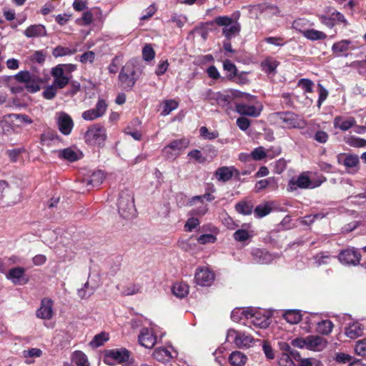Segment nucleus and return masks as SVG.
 Returning <instances> with one entry per match:
<instances>
[{"label":"nucleus","mask_w":366,"mask_h":366,"mask_svg":"<svg viewBox=\"0 0 366 366\" xmlns=\"http://www.w3.org/2000/svg\"><path fill=\"white\" fill-rule=\"evenodd\" d=\"M142 71L134 61H129L122 66L118 76L119 87L127 92L131 91L139 79Z\"/></svg>","instance_id":"f257e3e1"},{"label":"nucleus","mask_w":366,"mask_h":366,"mask_svg":"<svg viewBox=\"0 0 366 366\" xmlns=\"http://www.w3.org/2000/svg\"><path fill=\"white\" fill-rule=\"evenodd\" d=\"M118 212L124 219H130L136 215L134 194L129 190L122 191L118 199Z\"/></svg>","instance_id":"f03ea898"},{"label":"nucleus","mask_w":366,"mask_h":366,"mask_svg":"<svg viewBox=\"0 0 366 366\" xmlns=\"http://www.w3.org/2000/svg\"><path fill=\"white\" fill-rule=\"evenodd\" d=\"M272 117L282 127L286 129L302 128L305 124V122L297 114L290 111L275 112Z\"/></svg>","instance_id":"7ed1b4c3"},{"label":"nucleus","mask_w":366,"mask_h":366,"mask_svg":"<svg viewBox=\"0 0 366 366\" xmlns=\"http://www.w3.org/2000/svg\"><path fill=\"white\" fill-rule=\"evenodd\" d=\"M106 139V129L100 124L90 126L84 134L85 142L92 146L103 147Z\"/></svg>","instance_id":"20e7f679"},{"label":"nucleus","mask_w":366,"mask_h":366,"mask_svg":"<svg viewBox=\"0 0 366 366\" xmlns=\"http://www.w3.org/2000/svg\"><path fill=\"white\" fill-rule=\"evenodd\" d=\"M14 78L18 82L24 83V89L29 93L36 92L41 89L39 78L29 71H21L14 76Z\"/></svg>","instance_id":"39448f33"},{"label":"nucleus","mask_w":366,"mask_h":366,"mask_svg":"<svg viewBox=\"0 0 366 366\" xmlns=\"http://www.w3.org/2000/svg\"><path fill=\"white\" fill-rule=\"evenodd\" d=\"M131 352L125 347L120 349L107 350L104 352V362L109 366L114 365L115 361L119 364H124L128 362Z\"/></svg>","instance_id":"423d86ee"},{"label":"nucleus","mask_w":366,"mask_h":366,"mask_svg":"<svg viewBox=\"0 0 366 366\" xmlns=\"http://www.w3.org/2000/svg\"><path fill=\"white\" fill-rule=\"evenodd\" d=\"M361 257L360 252L355 247L343 249L338 254V259L341 263L353 266L360 264Z\"/></svg>","instance_id":"0eeeda50"},{"label":"nucleus","mask_w":366,"mask_h":366,"mask_svg":"<svg viewBox=\"0 0 366 366\" xmlns=\"http://www.w3.org/2000/svg\"><path fill=\"white\" fill-rule=\"evenodd\" d=\"M54 315V301L49 297L41 300L40 307L36 311V317L44 320H50Z\"/></svg>","instance_id":"6e6552de"},{"label":"nucleus","mask_w":366,"mask_h":366,"mask_svg":"<svg viewBox=\"0 0 366 366\" xmlns=\"http://www.w3.org/2000/svg\"><path fill=\"white\" fill-rule=\"evenodd\" d=\"M215 279V274L212 270L208 267H199L197 269L194 280L197 285L209 287Z\"/></svg>","instance_id":"1a4fd4ad"},{"label":"nucleus","mask_w":366,"mask_h":366,"mask_svg":"<svg viewBox=\"0 0 366 366\" xmlns=\"http://www.w3.org/2000/svg\"><path fill=\"white\" fill-rule=\"evenodd\" d=\"M107 107L108 105L105 100L100 99L98 100L95 107L84 111L81 114V117L86 121L94 120L105 114Z\"/></svg>","instance_id":"9d476101"},{"label":"nucleus","mask_w":366,"mask_h":366,"mask_svg":"<svg viewBox=\"0 0 366 366\" xmlns=\"http://www.w3.org/2000/svg\"><path fill=\"white\" fill-rule=\"evenodd\" d=\"M56 124L59 132L66 136L71 133L74 125L72 118L65 112L59 113Z\"/></svg>","instance_id":"9b49d317"},{"label":"nucleus","mask_w":366,"mask_h":366,"mask_svg":"<svg viewBox=\"0 0 366 366\" xmlns=\"http://www.w3.org/2000/svg\"><path fill=\"white\" fill-rule=\"evenodd\" d=\"M138 341L141 345L146 348H152L157 342V337L152 330L142 328L138 337Z\"/></svg>","instance_id":"f8f14e48"},{"label":"nucleus","mask_w":366,"mask_h":366,"mask_svg":"<svg viewBox=\"0 0 366 366\" xmlns=\"http://www.w3.org/2000/svg\"><path fill=\"white\" fill-rule=\"evenodd\" d=\"M25 272L26 269L24 267H13L9 270L6 277L15 285H25L29 282V279L24 277Z\"/></svg>","instance_id":"ddd939ff"},{"label":"nucleus","mask_w":366,"mask_h":366,"mask_svg":"<svg viewBox=\"0 0 366 366\" xmlns=\"http://www.w3.org/2000/svg\"><path fill=\"white\" fill-rule=\"evenodd\" d=\"M235 111L242 115L251 117H257L260 115L261 109L254 105H249L244 103H237L235 104Z\"/></svg>","instance_id":"4468645a"},{"label":"nucleus","mask_w":366,"mask_h":366,"mask_svg":"<svg viewBox=\"0 0 366 366\" xmlns=\"http://www.w3.org/2000/svg\"><path fill=\"white\" fill-rule=\"evenodd\" d=\"M338 162L347 168L354 169L358 167L360 159L357 154L343 153L338 156Z\"/></svg>","instance_id":"2eb2a0df"},{"label":"nucleus","mask_w":366,"mask_h":366,"mask_svg":"<svg viewBox=\"0 0 366 366\" xmlns=\"http://www.w3.org/2000/svg\"><path fill=\"white\" fill-rule=\"evenodd\" d=\"M28 38L41 37L46 36V27L42 24H34L28 26L24 31Z\"/></svg>","instance_id":"dca6fc26"},{"label":"nucleus","mask_w":366,"mask_h":366,"mask_svg":"<svg viewBox=\"0 0 366 366\" xmlns=\"http://www.w3.org/2000/svg\"><path fill=\"white\" fill-rule=\"evenodd\" d=\"M239 13L237 12V15L234 19H236L233 24L229 25L228 27H224L222 29V34L228 40H231L234 36L238 35L241 31V25L237 21Z\"/></svg>","instance_id":"f3484780"},{"label":"nucleus","mask_w":366,"mask_h":366,"mask_svg":"<svg viewBox=\"0 0 366 366\" xmlns=\"http://www.w3.org/2000/svg\"><path fill=\"white\" fill-rule=\"evenodd\" d=\"M185 147L186 144L184 141L176 139L172 141L169 145L164 147L162 152L168 153L169 151L172 150L174 154H172V156H168V159H175L179 155V152Z\"/></svg>","instance_id":"a211bd4d"},{"label":"nucleus","mask_w":366,"mask_h":366,"mask_svg":"<svg viewBox=\"0 0 366 366\" xmlns=\"http://www.w3.org/2000/svg\"><path fill=\"white\" fill-rule=\"evenodd\" d=\"M356 123L354 117H350L347 119L342 116H337L334 119L335 128H339L342 131H347L352 127Z\"/></svg>","instance_id":"6ab92c4d"},{"label":"nucleus","mask_w":366,"mask_h":366,"mask_svg":"<svg viewBox=\"0 0 366 366\" xmlns=\"http://www.w3.org/2000/svg\"><path fill=\"white\" fill-rule=\"evenodd\" d=\"M307 347L320 350L323 349L327 344V341L319 335H309L307 337Z\"/></svg>","instance_id":"aec40b11"},{"label":"nucleus","mask_w":366,"mask_h":366,"mask_svg":"<svg viewBox=\"0 0 366 366\" xmlns=\"http://www.w3.org/2000/svg\"><path fill=\"white\" fill-rule=\"evenodd\" d=\"M233 167H220L214 172L218 181L226 182L233 177Z\"/></svg>","instance_id":"412c9836"},{"label":"nucleus","mask_w":366,"mask_h":366,"mask_svg":"<svg viewBox=\"0 0 366 366\" xmlns=\"http://www.w3.org/2000/svg\"><path fill=\"white\" fill-rule=\"evenodd\" d=\"M234 97L229 94H224L219 92L215 104L221 107L224 111L232 110V102Z\"/></svg>","instance_id":"4be33fe9"},{"label":"nucleus","mask_w":366,"mask_h":366,"mask_svg":"<svg viewBox=\"0 0 366 366\" xmlns=\"http://www.w3.org/2000/svg\"><path fill=\"white\" fill-rule=\"evenodd\" d=\"M248 315H250L251 323L254 326L260 328H267L269 325V320L268 317L262 315L259 312H255L254 314H246L248 318Z\"/></svg>","instance_id":"5701e85b"},{"label":"nucleus","mask_w":366,"mask_h":366,"mask_svg":"<svg viewBox=\"0 0 366 366\" xmlns=\"http://www.w3.org/2000/svg\"><path fill=\"white\" fill-rule=\"evenodd\" d=\"M189 285L184 282H176L172 287L174 295L178 298H184L189 294Z\"/></svg>","instance_id":"b1692460"},{"label":"nucleus","mask_w":366,"mask_h":366,"mask_svg":"<svg viewBox=\"0 0 366 366\" xmlns=\"http://www.w3.org/2000/svg\"><path fill=\"white\" fill-rule=\"evenodd\" d=\"M247 360V356L239 351L232 352L229 357V362L232 366H244Z\"/></svg>","instance_id":"393cba45"},{"label":"nucleus","mask_w":366,"mask_h":366,"mask_svg":"<svg viewBox=\"0 0 366 366\" xmlns=\"http://www.w3.org/2000/svg\"><path fill=\"white\" fill-rule=\"evenodd\" d=\"M223 69L226 72L225 78L228 81H232L238 71L236 65L230 60L226 59L223 61Z\"/></svg>","instance_id":"a878e982"},{"label":"nucleus","mask_w":366,"mask_h":366,"mask_svg":"<svg viewBox=\"0 0 366 366\" xmlns=\"http://www.w3.org/2000/svg\"><path fill=\"white\" fill-rule=\"evenodd\" d=\"M334 328V324L330 320H322L317 323L316 330L323 335H330Z\"/></svg>","instance_id":"bb28decb"},{"label":"nucleus","mask_w":366,"mask_h":366,"mask_svg":"<svg viewBox=\"0 0 366 366\" xmlns=\"http://www.w3.org/2000/svg\"><path fill=\"white\" fill-rule=\"evenodd\" d=\"M345 334L351 339H356L363 334V327L358 322L353 323L346 328Z\"/></svg>","instance_id":"cd10ccee"},{"label":"nucleus","mask_w":366,"mask_h":366,"mask_svg":"<svg viewBox=\"0 0 366 366\" xmlns=\"http://www.w3.org/2000/svg\"><path fill=\"white\" fill-rule=\"evenodd\" d=\"M104 179V174L102 170H97L92 172L89 178L86 180L87 186L95 187L99 186Z\"/></svg>","instance_id":"c85d7f7f"},{"label":"nucleus","mask_w":366,"mask_h":366,"mask_svg":"<svg viewBox=\"0 0 366 366\" xmlns=\"http://www.w3.org/2000/svg\"><path fill=\"white\" fill-rule=\"evenodd\" d=\"M58 157L70 162H76L80 158L78 154L69 147L59 150Z\"/></svg>","instance_id":"c756f323"},{"label":"nucleus","mask_w":366,"mask_h":366,"mask_svg":"<svg viewBox=\"0 0 366 366\" xmlns=\"http://www.w3.org/2000/svg\"><path fill=\"white\" fill-rule=\"evenodd\" d=\"M254 339L251 335H246L244 333H238L234 337V342L238 347H249Z\"/></svg>","instance_id":"7c9ffc66"},{"label":"nucleus","mask_w":366,"mask_h":366,"mask_svg":"<svg viewBox=\"0 0 366 366\" xmlns=\"http://www.w3.org/2000/svg\"><path fill=\"white\" fill-rule=\"evenodd\" d=\"M55 140H60V137L56 131L50 129L44 132L40 137L41 144L43 145H49L51 142H54Z\"/></svg>","instance_id":"2f4dec72"},{"label":"nucleus","mask_w":366,"mask_h":366,"mask_svg":"<svg viewBox=\"0 0 366 366\" xmlns=\"http://www.w3.org/2000/svg\"><path fill=\"white\" fill-rule=\"evenodd\" d=\"M283 317L290 324H297L302 320V315L299 310H289L284 312Z\"/></svg>","instance_id":"473e14b6"},{"label":"nucleus","mask_w":366,"mask_h":366,"mask_svg":"<svg viewBox=\"0 0 366 366\" xmlns=\"http://www.w3.org/2000/svg\"><path fill=\"white\" fill-rule=\"evenodd\" d=\"M76 51H77V49L75 48H69V47L58 46L53 49L52 55L55 58H58V57L70 56V55L74 54L76 53Z\"/></svg>","instance_id":"72a5a7b5"},{"label":"nucleus","mask_w":366,"mask_h":366,"mask_svg":"<svg viewBox=\"0 0 366 366\" xmlns=\"http://www.w3.org/2000/svg\"><path fill=\"white\" fill-rule=\"evenodd\" d=\"M303 36L311 41L325 40L327 37L325 32L314 29L305 31Z\"/></svg>","instance_id":"f704fd0d"},{"label":"nucleus","mask_w":366,"mask_h":366,"mask_svg":"<svg viewBox=\"0 0 366 366\" xmlns=\"http://www.w3.org/2000/svg\"><path fill=\"white\" fill-rule=\"evenodd\" d=\"M236 211L243 215H249L252 214L253 204L250 202L240 201L235 204Z\"/></svg>","instance_id":"c9c22d12"},{"label":"nucleus","mask_w":366,"mask_h":366,"mask_svg":"<svg viewBox=\"0 0 366 366\" xmlns=\"http://www.w3.org/2000/svg\"><path fill=\"white\" fill-rule=\"evenodd\" d=\"M312 184L310 177L304 174H300L295 181L291 180L290 184L296 185L301 189H307Z\"/></svg>","instance_id":"e433bc0d"},{"label":"nucleus","mask_w":366,"mask_h":366,"mask_svg":"<svg viewBox=\"0 0 366 366\" xmlns=\"http://www.w3.org/2000/svg\"><path fill=\"white\" fill-rule=\"evenodd\" d=\"M303 134L306 137H313V139L321 144H325L328 139H329V135L327 132L319 130L315 132V134L312 136V133L309 132L308 131H306L303 133Z\"/></svg>","instance_id":"4c0bfd02"},{"label":"nucleus","mask_w":366,"mask_h":366,"mask_svg":"<svg viewBox=\"0 0 366 366\" xmlns=\"http://www.w3.org/2000/svg\"><path fill=\"white\" fill-rule=\"evenodd\" d=\"M72 360L77 366H89L86 355L80 350L73 353Z\"/></svg>","instance_id":"58836bf2"},{"label":"nucleus","mask_w":366,"mask_h":366,"mask_svg":"<svg viewBox=\"0 0 366 366\" xmlns=\"http://www.w3.org/2000/svg\"><path fill=\"white\" fill-rule=\"evenodd\" d=\"M94 21V15L91 10L84 11L81 17L76 19V23L80 26H89Z\"/></svg>","instance_id":"ea45409f"},{"label":"nucleus","mask_w":366,"mask_h":366,"mask_svg":"<svg viewBox=\"0 0 366 366\" xmlns=\"http://www.w3.org/2000/svg\"><path fill=\"white\" fill-rule=\"evenodd\" d=\"M272 186L274 187H277V182L274 177H269L264 179H261L258 181L255 184V191L257 192H259L260 191L266 189L267 187Z\"/></svg>","instance_id":"a19ab883"},{"label":"nucleus","mask_w":366,"mask_h":366,"mask_svg":"<svg viewBox=\"0 0 366 366\" xmlns=\"http://www.w3.org/2000/svg\"><path fill=\"white\" fill-rule=\"evenodd\" d=\"M279 64H280V63L277 61H275V60L272 61L269 59H267L261 63V66H262V70L266 74H272L275 71V70Z\"/></svg>","instance_id":"79ce46f5"},{"label":"nucleus","mask_w":366,"mask_h":366,"mask_svg":"<svg viewBox=\"0 0 366 366\" xmlns=\"http://www.w3.org/2000/svg\"><path fill=\"white\" fill-rule=\"evenodd\" d=\"M179 107V102L175 99H166L164 101L163 110L162 115H168L173 110H175Z\"/></svg>","instance_id":"37998d69"},{"label":"nucleus","mask_w":366,"mask_h":366,"mask_svg":"<svg viewBox=\"0 0 366 366\" xmlns=\"http://www.w3.org/2000/svg\"><path fill=\"white\" fill-rule=\"evenodd\" d=\"M109 340V335L104 332L96 335L90 342V345L93 347H98L104 345Z\"/></svg>","instance_id":"c03bdc74"},{"label":"nucleus","mask_w":366,"mask_h":366,"mask_svg":"<svg viewBox=\"0 0 366 366\" xmlns=\"http://www.w3.org/2000/svg\"><path fill=\"white\" fill-rule=\"evenodd\" d=\"M350 44L351 41L347 39L340 41L332 45V50L334 53H342L347 51Z\"/></svg>","instance_id":"a18cd8bd"},{"label":"nucleus","mask_w":366,"mask_h":366,"mask_svg":"<svg viewBox=\"0 0 366 366\" xmlns=\"http://www.w3.org/2000/svg\"><path fill=\"white\" fill-rule=\"evenodd\" d=\"M177 355L173 347L165 348L162 347V363L168 362Z\"/></svg>","instance_id":"49530a36"},{"label":"nucleus","mask_w":366,"mask_h":366,"mask_svg":"<svg viewBox=\"0 0 366 366\" xmlns=\"http://www.w3.org/2000/svg\"><path fill=\"white\" fill-rule=\"evenodd\" d=\"M251 237L252 235L249 234V231L244 229H237L233 234V238L234 240L239 242H243L246 240H248Z\"/></svg>","instance_id":"de8ad7c7"},{"label":"nucleus","mask_w":366,"mask_h":366,"mask_svg":"<svg viewBox=\"0 0 366 366\" xmlns=\"http://www.w3.org/2000/svg\"><path fill=\"white\" fill-rule=\"evenodd\" d=\"M262 351L268 360H272L274 359V350L272 348L269 341L264 340L262 342Z\"/></svg>","instance_id":"09e8293b"},{"label":"nucleus","mask_w":366,"mask_h":366,"mask_svg":"<svg viewBox=\"0 0 366 366\" xmlns=\"http://www.w3.org/2000/svg\"><path fill=\"white\" fill-rule=\"evenodd\" d=\"M234 21L233 18L227 16H218L214 18L213 22L219 26L228 27Z\"/></svg>","instance_id":"8fccbe9b"},{"label":"nucleus","mask_w":366,"mask_h":366,"mask_svg":"<svg viewBox=\"0 0 366 366\" xmlns=\"http://www.w3.org/2000/svg\"><path fill=\"white\" fill-rule=\"evenodd\" d=\"M308 21L305 19H297L292 23V27L304 36V32L307 30L306 26Z\"/></svg>","instance_id":"3c124183"},{"label":"nucleus","mask_w":366,"mask_h":366,"mask_svg":"<svg viewBox=\"0 0 366 366\" xmlns=\"http://www.w3.org/2000/svg\"><path fill=\"white\" fill-rule=\"evenodd\" d=\"M272 211L271 207L267 204H259L254 209V213L257 217H264L269 214Z\"/></svg>","instance_id":"603ef678"},{"label":"nucleus","mask_w":366,"mask_h":366,"mask_svg":"<svg viewBox=\"0 0 366 366\" xmlns=\"http://www.w3.org/2000/svg\"><path fill=\"white\" fill-rule=\"evenodd\" d=\"M314 259L315 261V264L317 266H321L322 264H327L330 259V255L329 252H320L317 254L314 257Z\"/></svg>","instance_id":"864d4df0"},{"label":"nucleus","mask_w":366,"mask_h":366,"mask_svg":"<svg viewBox=\"0 0 366 366\" xmlns=\"http://www.w3.org/2000/svg\"><path fill=\"white\" fill-rule=\"evenodd\" d=\"M187 156L199 164H204L207 162L206 157L202 155L201 151L199 149L190 151Z\"/></svg>","instance_id":"5fc2aeb1"},{"label":"nucleus","mask_w":366,"mask_h":366,"mask_svg":"<svg viewBox=\"0 0 366 366\" xmlns=\"http://www.w3.org/2000/svg\"><path fill=\"white\" fill-rule=\"evenodd\" d=\"M200 136L205 139H214L219 137L218 132H210L206 127H202L199 129Z\"/></svg>","instance_id":"6e6d98bb"},{"label":"nucleus","mask_w":366,"mask_h":366,"mask_svg":"<svg viewBox=\"0 0 366 366\" xmlns=\"http://www.w3.org/2000/svg\"><path fill=\"white\" fill-rule=\"evenodd\" d=\"M267 156V154L264 151V147H258L253 149V151L250 154V157L252 159L256 161H259L264 159Z\"/></svg>","instance_id":"4d7b16f0"},{"label":"nucleus","mask_w":366,"mask_h":366,"mask_svg":"<svg viewBox=\"0 0 366 366\" xmlns=\"http://www.w3.org/2000/svg\"><path fill=\"white\" fill-rule=\"evenodd\" d=\"M155 52L152 46L149 44H147L142 49L143 59L147 61H151L154 58Z\"/></svg>","instance_id":"13d9d810"},{"label":"nucleus","mask_w":366,"mask_h":366,"mask_svg":"<svg viewBox=\"0 0 366 366\" xmlns=\"http://www.w3.org/2000/svg\"><path fill=\"white\" fill-rule=\"evenodd\" d=\"M95 53L92 51H88L82 54L79 56H76V59L79 58V60L82 64H86L87 62L93 63L95 59Z\"/></svg>","instance_id":"bf43d9fd"},{"label":"nucleus","mask_w":366,"mask_h":366,"mask_svg":"<svg viewBox=\"0 0 366 366\" xmlns=\"http://www.w3.org/2000/svg\"><path fill=\"white\" fill-rule=\"evenodd\" d=\"M313 81L309 79H301L297 83V86L301 87L305 92L310 93L312 92Z\"/></svg>","instance_id":"052dcab7"},{"label":"nucleus","mask_w":366,"mask_h":366,"mask_svg":"<svg viewBox=\"0 0 366 366\" xmlns=\"http://www.w3.org/2000/svg\"><path fill=\"white\" fill-rule=\"evenodd\" d=\"M30 60L41 64H44L46 60V54L43 50L36 51L31 55Z\"/></svg>","instance_id":"680f3d73"},{"label":"nucleus","mask_w":366,"mask_h":366,"mask_svg":"<svg viewBox=\"0 0 366 366\" xmlns=\"http://www.w3.org/2000/svg\"><path fill=\"white\" fill-rule=\"evenodd\" d=\"M217 239V237L212 234H204L197 238V242L201 244H206L208 243H214Z\"/></svg>","instance_id":"e2e57ef3"},{"label":"nucleus","mask_w":366,"mask_h":366,"mask_svg":"<svg viewBox=\"0 0 366 366\" xmlns=\"http://www.w3.org/2000/svg\"><path fill=\"white\" fill-rule=\"evenodd\" d=\"M280 366H295V364L291 358L289 353L282 354L278 360Z\"/></svg>","instance_id":"0e129e2a"},{"label":"nucleus","mask_w":366,"mask_h":366,"mask_svg":"<svg viewBox=\"0 0 366 366\" xmlns=\"http://www.w3.org/2000/svg\"><path fill=\"white\" fill-rule=\"evenodd\" d=\"M317 16L320 22L325 25L327 27L332 29L335 26L334 18L332 17V14L331 16L321 14L318 15Z\"/></svg>","instance_id":"69168bd1"},{"label":"nucleus","mask_w":366,"mask_h":366,"mask_svg":"<svg viewBox=\"0 0 366 366\" xmlns=\"http://www.w3.org/2000/svg\"><path fill=\"white\" fill-rule=\"evenodd\" d=\"M355 350L357 355L366 357V339L359 340L355 345Z\"/></svg>","instance_id":"338daca9"},{"label":"nucleus","mask_w":366,"mask_h":366,"mask_svg":"<svg viewBox=\"0 0 366 366\" xmlns=\"http://www.w3.org/2000/svg\"><path fill=\"white\" fill-rule=\"evenodd\" d=\"M200 224L199 219L195 217L189 218L184 224V231L186 232H192L194 229L197 226Z\"/></svg>","instance_id":"774afa93"}]
</instances>
